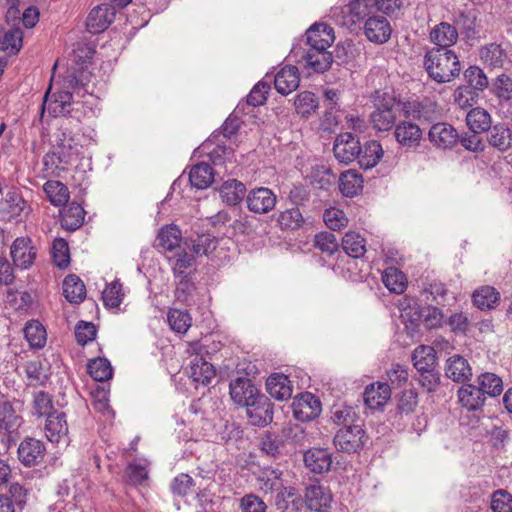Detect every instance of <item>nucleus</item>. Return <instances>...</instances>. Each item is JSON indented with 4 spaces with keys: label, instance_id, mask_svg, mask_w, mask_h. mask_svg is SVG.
Here are the masks:
<instances>
[{
    "label": "nucleus",
    "instance_id": "1",
    "mask_svg": "<svg viewBox=\"0 0 512 512\" xmlns=\"http://www.w3.org/2000/svg\"><path fill=\"white\" fill-rule=\"evenodd\" d=\"M96 52V43L90 38L83 37L73 44L72 59L74 66L63 79L61 88L50 95L51 86L45 95L44 107L54 115L70 116L81 120L85 116V105L80 100L87 94L85 89L88 76L85 71L91 64Z\"/></svg>",
    "mask_w": 512,
    "mask_h": 512
},
{
    "label": "nucleus",
    "instance_id": "2",
    "mask_svg": "<svg viewBox=\"0 0 512 512\" xmlns=\"http://www.w3.org/2000/svg\"><path fill=\"white\" fill-rule=\"evenodd\" d=\"M402 0H352L345 9H334L332 17L339 28L350 32L364 28V32H392L387 17L396 15Z\"/></svg>",
    "mask_w": 512,
    "mask_h": 512
},
{
    "label": "nucleus",
    "instance_id": "3",
    "mask_svg": "<svg viewBox=\"0 0 512 512\" xmlns=\"http://www.w3.org/2000/svg\"><path fill=\"white\" fill-rule=\"evenodd\" d=\"M436 48L425 55L424 66L428 75L438 83L453 80L460 73L461 66L456 54L448 47L455 44L458 34H430Z\"/></svg>",
    "mask_w": 512,
    "mask_h": 512
},
{
    "label": "nucleus",
    "instance_id": "4",
    "mask_svg": "<svg viewBox=\"0 0 512 512\" xmlns=\"http://www.w3.org/2000/svg\"><path fill=\"white\" fill-rule=\"evenodd\" d=\"M334 41V34H325V38H321V34H308L310 48L305 55L306 66L316 73L327 71L333 63V55L327 49Z\"/></svg>",
    "mask_w": 512,
    "mask_h": 512
},
{
    "label": "nucleus",
    "instance_id": "5",
    "mask_svg": "<svg viewBox=\"0 0 512 512\" xmlns=\"http://www.w3.org/2000/svg\"><path fill=\"white\" fill-rule=\"evenodd\" d=\"M204 352H206V349L199 342L195 341L188 344L186 353L193 357L190 361L188 374L194 382L208 385L215 377L216 372L213 365L203 357Z\"/></svg>",
    "mask_w": 512,
    "mask_h": 512
},
{
    "label": "nucleus",
    "instance_id": "6",
    "mask_svg": "<svg viewBox=\"0 0 512 512\" xmlns=\"http://www.w3.org/2000/svg\"><path fill=\"white\" fill-rule=\"evenodd\" d=\"M402 113L406 119L416 120L420 123H431L442 115L438 103L431 98L406 101L402 104Z\"/></svg>",
    "mask_w": 512,
    "mask_h": 512
},
{
    "label": "nucleus",
    "instance_id": "7",
    "mask_svg": "<svg viewBox=\"0 0 512 512\" xmlns=\"http://www.w3.org/2000/svg\"><path fill=\"white\" fill-rule=\"evenodd\" d=\"M396 100L390 95L378 98L374 110L370 114V123L373 129L379 132L391 130L396 124Z\"/></svg>",
    "mask_w": 512,
    "mask_h": 512
},
{
    "label": "nucleus",
    "instance_id": "8",
    "mask_svg": "<svg viewBox=\"0 0 512 512\" xmlns=\"http://www.w3.org/2000/svg\"><path fill=\"white\" fill-rule=\"evenodd\" d=\"M81 149L82 146L72 136L66 132H61L51 153V163L55 164L56 167L72 165L80 158Z\"/></svg>",
    "mask_w": 512,
    "mask_h": 512
},
{
    "label": "nucleus",
    "instance_id": "9",
    "mask_svg": "<svg viewBox=\"0 0 512 512\" xmlns=\"http://www.w3.org/2000/svg\"><path fill=\"white\" fill-rule=\"evenodd\" d=\"M366 441V433L361 425H350L340 428L333 439L338 451L354 453L359 451Z\"/></svg>",
    "mask_w": 512,
    "mask_h": 512
},
{
    "label": "nucleus",
    "instance_id": "10",
    "mask_svg": "<svg viewBox=\"0 0 512 512\" xmlns=\"http://www.w3.org/2000/svg\"><path fill=\"white\" fill-rule=\"evenodd\" d=\"M282 471L272 467L264 468L259 476L257 482L259 489L264 493L277 492L276 504L279 505L280 501H284L285 496H292L294 493L292 489L284 486L282 480Z\"/></svg>",
    "mask_w": 512,
    "mask_h": 512
},
{
    "label": "nucleus",
    "instance_id": "11",
    "mask_svg": "<svg viewBox=\"0 0 512 512\" xmlns=\"http://www.w3.org/2000/svg\"><path fill=\"white\" fill-rule=\"evenodd\" d=\"M335 158L343 164H350L361 152L359 139L350 132L339 134L333 146Z\"/></svg>",
    "mask_w": 512,
    "mask_h": 512
},
{
    "label": "nucleus",
    "instance_id": "12",
    "mask_svg": "<svg viewBox=\"0 0 512 512\" xmlns=\"http://www.w3.org/2000/svg\"><path fill=\"white\" fill-rule=\"evenodd\" d=\"M394 137L402 148L416 149L423 139V131L417 123L406 119L394 126Z\"/></svg>",
    "mask_w": 512,
    "mask_h": 512
},
{
    "label": "nucleus",
    "instance_id": "13",
    "mask_svg": "<svg viewBox=\"0 0 512 512\" xmlns=\"http://www.w3.org/2000/svg\"><path fill=\"white\" fill-rule=\"evenodd\" d=\"M428 140L438 150L452 149L459 140L457 130L449 123H434L428 131Z\"/></svg>",
    "mask_w": 512,
    "mask_h": 512
},
{
    "label": "nucleus",
    "instance_id": "14",
    "mask_svg": "<svg viewBox=\"0 0 512 512\" xmlns=\"http://www.w3.org/2000/svg\"><path fill=\"white\" fill-rule=\"evenodd\" d=\"M304 499L306 507L313 512L327 511L333 501L330 490L319 482L312 483L305 488Z\"/></svg>",
    "mask_w": 512,
    "mask_h": 512
},
{
    "label": "nucleus",
    "instance_id": "15",
    "mask_svg": "<svg viewBox=\"0 0 512 512\" xmlns=\"http://www.w3.org/2000/svg\"><path fill=\"white\" fill-rule=\"evenodd\" d=\"M292 409L297 420L310 421L320 415L322 407L318 397L306 392L293 400Z\"/></svg>",
    "mask_w": 512,
    "mask_h": 512
},
{
    "label": "nucleus",
    "instance_id": "16",
    "mask_svg": "<svg viewBox=\"0 0 512 512\" xmlns=\"http://www.w3.org/2000/svg\"><path fill=\"white\" fill-rule=\"evenodd\" d=\"M246 413L251 424L266 426L273 420V405L266 396L259 394L246 406Z\"/></svg>",
    "mask_w": 512,
    "mask_h": 512
},
{
    "label": "nucleus",
    "instance_id": "17",
    "mask_svg": "<svg viewBox=\"0 0 512 512\" xmlns=\"http://www.w3.org/2000/svg\"><path fill=\"white\" fill-rule=\"evenodd\" d=\"M333 454L327 448L313 447L303 456L304 464L312 473L323 474L330 471Z\"/></svg>",
    "mask_w": 512,
    "mask_h": 512
},
{
    "label": "nucleus",
    "instance_id": "18",
    "mask_svg": "<svg viewBox=\"0 0 512 512\" xmlns=\"http://www.w3.org/2000/svg\"><path fill=\"white\" fill-rule=\"evenodd\" d=\"M246 203L250 211L265 214L275 207L276 195L269 188H256L248 193Z\"/></svg>",
    "mask_w": 512,
    "mask_h": 512
},
{
    "label": "nucleus",
    "instance_id": "19",
    "mask_svg": "<svg viewBox=\"0 0 512 512\" xmlns=\"http://www.w3.org/2000/svg\"><path fill=\"white\" fill-rule=\"evenodd\" d=\"M230 396L234 403L247 406L260 394L250 379L238 377L230 382Z\"/></svg>",
    "mask_w": 512,
    "mask_h": 512
},
{
    "label": "nucleus",
    "instance_id": "20",
    "mask_svg": "<svg viewBox=\"0 0 512 512\" xmlns=\"http://www.w3.org/2000/svg\"><path fill=\"white\" fill-rule=\"evenodd\" d=\"M187 244V242L182 243L181 231L175 225H167L161 228L156 238V247L166 254L180 251Z\"/></svg>",
    "mask_w": 512,
    "mask_h": 512
},
{
    "label": "nucleus",
    "instance_id": "21",
    "mask_svg": "<svg viewBox=\"0 0 512 512\" xmlns=\"http://www.w3.org/2000/svg\"><path fill=\"white\" fill-rule=\"evenodd\" d=\"M116 16L115 8L101 5L92 9L87 17L88 32H105Z\"/></svg>",
    "mask_w": 512,
    "mask_h": 512
},
{
    "label": "nucleus",
    "instance_id": "22",
    "mask_svg": "<svg viewBox=\"0 0 512 512\" xmlns=\"http://www.w3.org/2000/svg\"><path fill=\"white\" fill-rule=\"evenodd\" d=\"M45 447L40 440L26 438L18 448V457L25 466H34L44 458Z\"/></svg>",
    "mask_w": 512,
    "mask_h": 512
},
{
    "label": "nucleus",
    "instance_id": "23",
    "mask_svg": "<svg viewBox=\"0 0 512 512\" xmlns=\"http://www.w3.org/2000/svg\"><path fill=\"white\" fill-rule=\"evenodd\" d=\"M37 252L30 246V240L24 237L17 238L11 246V256L16 266L27 269L36 258Z\"/></svg>",
    "mask_w": 512,
    "mask_h": 512
},
{
    "label": "nucleus",
    "instance_id": "24",
    "mask_svg": "<svg viewBox=\"0 0 512 512\" xmlns=\"http://www.w3.org/2000/svg\"><path fill=\"white\" fill-rule=\"evenodd\" d=\"M363 397L366 406L370 409L381 408L391 398V387L384 382L372 383L365 388Z\"/></svg>",
    "mask_w": 512,
    "mask_h": 512
},
{
    "label": "nucleus",
    "instance_id": "25",
    "mask_svg": "<svg viewBox=\"0 0 512 512\" xmlns=\"http://www.w3.org/2000/svg\"><path fill=\"white\" fill-rule=\"evenodd\" d=\"M299 83L300 77L296 66H284L274 76L275 89L282 95H288L296 90Z\"/></svg>",
    "mask_w": 512,
    "mask_h": 512
},
{
    "label": "nucleus",
    "instance_id": "26",
    "mask_svg": "<svg viewBox=\"0 0 512 512\" xmlns=\"http://www.w3.org/2000/svg\"><path fill=\"white\" fill-rule=\"evenodd\" d=\"M44 429L45 435L50 442L59 443L61 440H65L68 434L65 413L55 411L49 414Z\"/></svg>",
    "mask_w": 512,
    "mask_h": 512
},
{
    "label": "nucleus",
    "instance_id": "27",
    "mask_svg": "<svg viewBox=\"0 0 512 512\" xmlns=\"http://www.w3.org/2000/svg\"><path fill=\"white\" fill-rule=\"evenodd\" d=\"M445 374L454 382L465 383L472 377V368L464 357L453 355L447 359Z\"/></svg>",
    "mask_w": 512,
    "mask_h": 512
},
{
    "label": "nucleus",
    "instance_id": "28",
    "mask_svg": "<svg viewBox=\"0 0 512 512\" xmlns=\"http://www.w3.org/2000/svg\"><path fill=\"white\" fill-rule=\"evenodd\" d=\"M266 389L269 395L279 401H285L292 396V384L288 377L274 373L267 378Z\"/></svg>",
    "mask_w": 512,
    "mask_h": 512
},
{
    "label": "nucleus",
    "instance_id": "29",
    "mask_svg": "<svg viewBox=\"0 0 512 512\" xmlns=\"http://www.w3.org/2000/svg\"><path fill=\"white\" fill-rule=\"evenodd\" d=\"M487 141L499 152H506L512 147V131L507 125L498 123L488 130Z\"/></svg>",
    "mask_w": 512,
    "mask_h": 512
},
{
    "label": "nucleus",
    "instance_id": "30",
    "mask_svg": "<svg viewBox=\"0 0 512 512\" xmlns=\"http://www.w3.org/2000/svg\"><path fill=\"white\" fill-rule=\"evenodd\" d=\"M22 424V418L14 410L11 403L0 402V434H12Z\"/></svg>",
    "mask_w": 512,
    "mask_h": 512
},
{
    "label": "nucleus",
    "instance_id": "31",
    "mask_svg": "<svg viewBox=\"0 0 512 512\" xmlns=\"http://www.w3.org/2000/svg\"><path fill=\"white\" fill-rule=\"evenodd\" d=\"M383 154L384 151L380 142L371 140L361 147V152L359 153L357 160L362 168L370 169L379 163Z\"/></svg>",
    "mask_w": 512,
    "mask_h": 512
},
{
    "label": "nucleus",
    "instance_id": "32",
    "mask_svg": "<svg viewBox=\"0 0 512 512\" xmlns=\"http://www.w3.org/2000/svg\"><path fill=\"white\" fill-rule=\"evenodd\" d=\"M219 173V170H216ZM215 172L208 163H199L192 167L189 173L191 185L197 189H205L211 185Z\"/></svg>",
    "mask_w": 512,
    "mask_h": 512
},
{
    "label": "nucleus",
    "instance_id": "33",
    "mask_svg": "<svg viewBox=\"0 0 512 512\" xmlns=\"http://www.w3.org/2000/svg\"><path fill=\"white\" fill-rule=\"evenodd\" d=\"M187 248H189L188 244L182 247L180 251H176L170 256L167 255L168 260L171 262L174 276L187 274L186 271L195 264L196 255L193 252H188Z\"/></svg>",
    "mask_w": 512,
    "mask_h": 512
},
{
    "label": "nucleus",
    "instance_id": "34",
    "mask_svg": "<svg viewBox=\"0 0 512 512\" xmlns=\"http://www.w3.org/2000/svg\"><path fill=\"white\" fill-rule=\"evenodd\" d=\"M63 294L70 303H81L86 296L83 281L74 274L66 276L63 281Z\"/></svg>",
    "mask_w": 512,
    "mask_h": 512
},
{
    "label": "nucleus",
    "instance_id": "35",
    "mask_svg": "<svg viewBox=\"0 0 512 512\" xmlns=\"http://www.w3.org/2000/svg\"><path fill=\"white\" fill-rule=\"evenodd\" d=\"M458 397L462 405L471 411L482 407L486 400L479 387L471 384L462 386L458 391Z\"/></svg>",
    "mask_w": 512,
    "mask_h": 512
},
{
    "label": "nucleus",
    "instance_id": "36",
    "mask_svg": "<svg viewBox=\"0 0 512 512\" xmlns=\"http://www.w3.org/2000/svg\"><path fill=\"white\" fill-rule=\"evenodd\" d=\"M342 248L353 258H361L366 253V240L356 231H348L342 238Z\"/></svg>",
    "mask_w": 512,
    "mask_h": 512
},
{
    "label": "nucleus",
    "instance_id": "37",
    "mask_svg": "<svg viewBox=\"0 0 512 512\" xmlns=\"http://www.w3.org/2000/svg\"><path fill=\"white\" fill-rule=\"evenodd\" d=\"M466 123L472 132L482 133L490 129L492 118L484 108L476 107L467 113Z\"/></svg>",
    "mask_w": 512,
    "mask_h": 512
},
{
    "label": "nucleus",
    "instance_id": "38",
    "mask_svg": "<svg viewBox=\"0 0 512 512\" xmlns=\"http://www.w3.org/2000/svg\"><path fill=\"white\" fill-rule=\"evenodd\" d=\"M219 192L223 202L235 206L242 201L246 188L242 182L231 179L222 184Z\"/></svg>",
    "mask_w": 512,
    "mask_h": 512
},
{
    "label": "nucleus",
    "instance_id": "39",
    "mask_svg": "<svg viewBox=\"0 0 512 512\" xmlns=\"http://www.w3.org/2000/svg\"><path fill=\"white\" fill-rule=\"evenodd\" d=\"M412 361L418 372L435 368L436 354L434 348L427 345L418 346L413 351Z\"/></svg>",
    "mask_w": 512,
    "mask_h": 512
},
{
    "label": "nucleus",
    "instance_id": "40",
    "mask_svg": "<svg viewBox=\"0 0 512 512\" xmlns=\"http://www.w3.org/2000/svg\"><path fill=\"white\" fill-rule=\"evenodd\" d=\"M477 386L480 391L486 397V395L490 397H497L503 391V381L502 379L491 372H484L477 377Z\"/></svg>",
    "mask_w": 512,
    "mask_h": 512
},
{
    "label": "nucleus",
    "instance_id": "41",
    "mask_svg": "<svg viewBox=\"0 0 512 512\" xmlns=\"http://www.w3.org/2000/svg\"><path fill=\"white\" fill-rule=\"evenodd\" d=\"M85 211L78 203H71L61 214V225L68 231H75L84 222Z\"/></svg>",
    "mask_w": 512,
    "mask_h": 512
},
{
    "label": "nucleus",
    "instance_id": "42",
    "mask_svg": "<svg viewBox=\"0 0 512 512\" xmlns=\"http://www.w3.org/2000/svg\"><path fill=\"white\" fill-rule=\"evenodd\" d=\"M499 299V292L492 286H483L472 295L473 304L481 310L494 308Z\"/></svg>",
    "mask_w": 512,
    "mask_h": 512
},
{
    "label": "nucleus",
    "instance_id": "43",
    "mask_svg": "<svg viewBox=\"0 0 512 512\" xmlns=\"http://www.w3.org/2000/svg\"><path fill=\"white\" fill-rule=\"evenodd\" d=\"M490 92L500 104H507L512 100V78L506 74L498 75L490 86Z\"/></svg>",
    "mask_w": 512,
    "mask_h": 512
},
{
    "label": "nucleus",
    "instance_id": "44",
    "mask_svg": "<svg viewBox=\"0 0 512 512\" xmlns=\"http://www.w3.org/2000/svg\"><path fill=\"white\" fill-rule=\"evenodd\" d=\"M43 190L54 206L65 205L69 200L68 188L60 181L49 180L43 185Z\"/></svg>",
    "mask_w": 512,
    "mask_h": 512
},
{
    "label": "nucleus",
    "instance_id": "45",
    "mask_svg": "<svg viewBox=\"0 0 512 512\" xmlns=\"http://www.w3.org/2000/svg\"><path fill=\"white\" fill-rule=\"evenodd\" d=\"M362 184V176L352 170L342 173L339 179L340 191L347 197L355 196L362 189Z\"/></svg>",
    "mask_w": 512,
    "mask_h": 512
},
{
    "label": "nucleus",
    "instance_id": "46",
    "mask_svg": "<svg viewBox=\"0 0 512 512\" xmlns=\"http://www.w3.org/2000/svg\"><path fill=\"white\" fill-rule=\"evenodd\" d=\"M382 281L385 287L396 294H401L406 288V276L396 268H388L385 270Z\"/></svg>",
    "mask_w": 512,
    "mask_h": 512
},
{
    "label": "nucleus",
    "instance_id": "47",
    "mask_svg": "<svg viewBox=\"0 0 512 512\" xmlns=\"http://www.w3.org/2000/svg\"><path fill=\"white\" fill-rule=\"evenodd\" d=\"M480 58L490 66L501 67L506 59V52L500 44L490 43L481 48Z\"/></svg>",
    "mask_w": 512,
    "mask_h": 512
},
{
    "label": "nucleus",
    "instance_id": "48",
    "mask_svg": "<svg viewBox=\"0 0 512 512\" xmlns=\"http://www.w3.org/2000/svg\"><path fill=\"white\" fill-rule=\"evenodd\" d=\"M87 369L90 376L99 382L109 380L113 375L111 364L106 358L90 360Z\"/></svg>",
    "mask_w": 512,
    "mask_h": 512
},
{
    "label": "nucleus",
    "instance_id": "49",
    "mask_svg": "<svg viewBox=\"0 0 512 512\" xmlns=\"http://www.w3.org/2000/svg\"><path fill=\"white\" fill-rule=\"evenodd\" d=\"M24 334L31 347L41 348L46 343V330L38 321L28 322L24 328Z\"/></svg>",
    "mask_w": 512,
    "mask_h": 512
},
{
    "label": "nucleus",
    "instance_id": "50",
    "mask_svg": "<svg viewBox=\"0 0 512 512\" xmlns=\"http://www.w3.org/2000/svg\"><path fill=\"white\" fill-rule=\"evenodd\" d=\"M25 373L28 384L31 386L43 385L48 379L47 371L39 360L27 362L25 364Z\"/></svg>",
    "mask_w": 512,
    "mask_h": 512
},
{
    "label": "nucleus",
    "instance_id": "51",
    "mask_svg": "<svg viewBox=\"0 0 512 512\" xmlns=\"http://www.w3.org/2000/svg\"><path fill=\"white\" fill-rule=\"evenodd\" d=\"M294 106L298 114L302 117H307L312 112L316 111L318 108V101L312 92L303 91L296 96Z\"/></svg>",
    "mask_w": 512,
    "mask_h": 512
},
{
    "label": "nucleus",
    "instance_id": "52",
    "mask_svg": "<svg viewBox=\"0 0 512 512\" xmlns=\"http://www.w3.org/2000/svg\"><path fill=\"white\" fill-rule=\"evenodd\" d=\"M331 419L335 424L347 427L350 425H356L355 422L358 419V415L355 409L351 406L334 405L332 409Z\"/></svg>",
    "mask_w": 512,
    "mask_h": 512
},
{
    "label": "nucleus",
    "instance_id": "53",
    "mask_svg": "<svg viewBox=\"0 0 512 512\" xmlns=\"http://www.w3.org/2000/svg\"><path fill=\"white\" fill-rule=\"evenodd\" d=\"M464 77L473 91H483L489 85L488 78L483 70L477 66H470L464 72Z\"/></svg>",
    "mask_w": 512,
    "mask_h": 512
},
{
    "label": "nucleus",
    "instance_id": "54",
    "mask_svg": "<svg viewBox=\"0 0 512 512\" xmlns=\"http://www.w3.org/2000/svg\"><path fill=\"white\" fill-rule=\"evenodd\" d=\"M104 305L110 308H117L124 299L122 284L115 280L106 286L102 293Z\"/></svg>",
    "mask_w": 512,
    "mask_h": 512
},
{
    "label": "nucleus",
    "instance_id": "55",
    "mask_svg": "<svg viewBox=\"0 0 512 512\" xmlns=\"http://www.w3.org/2000/svg\"><path fill=\"white\" fill-rule=\"evenodd\" d=\"M278 222L283 229L295 230L302 226L304 218L299 208L294 207L282 211L278 217Z\"/></svg>",
    "mask_w": 512,
    "mask_h": 512
},
{
    "label": "nucleus",
    "instance_id": "56",
    "mask_svg": "<svg viewBox=\"0 0 512 512\" xmlns=\"http://www.w3.org/2000/svg\"><path fill=\"white\" fill-rule=\"evenodd\" d=\"M323 220L327 227L334 231L345 228L349 222L346 214L341 209L335 207H331L324 211Z\"/></svg>",
    "mask_w": 512,
    "mask_h": 512
},
{
    "label": "nucleus",
    "instance_id": "57",
    "mask_svg": "<svg viewBox=\"0 0 512 512\" xmlns=\"http://www.w3.org/2000/svg\"><path fill=\"white\" fill-rule=\"evenodd\" d=\"M168 323L175 332L185 333L191 326V317L186 311L173 309L168 313Z\"/></svg>",
    "mask_w": 512,
    "mask_h": 512
},
{
    "label": "nucleus",
    "instance_id": "58",
    "mask_svg": "<svg viewBox=\"0 0 512 512\" xmlns=\"http://www.w3.org/2000/svg\"><path fill=\"white\" fill-rule=\"evenodd\" d=\"M387 383L394 389L404 386L409 379V373L406 366L401 364H393L386 372Z\"/></svg>",
    "mask_w": 512,
    "mask_h": 512
},
{
    "label": "nucleus",
    "instance_id": "59",
    "mask_svg": "<svg viewBox=\"0 0 512 512\" xmlns=\"http://www.w3.org/2000/svg\"><path fill=\"white\" fill-rule=\"evenodd\" d=\"M51 396L43 391L36 392L33 397V414L38 417L54 413Z\"/></svg>",
    "mask_w": 512,
    "mask_h": 512
},
{
    "label": "nucleus",
    "instance_id": "60",
    "mask_svg": "<svg viewBox=\"0 0 512 512\" xmlns=\"http://www.w3.org/2000/svg\"><path fill=\"white\" fill-rule=\"evenodd\" d=\"M282 438L284 441L303 446L309 442L308 435L301 425H288L282 429Z\"/></svg>",
    "mask_w": 512,
    "mask_h": 512
},
{
    "label": "nucleus",
    "instance_id": "61",
    "mask_svg": "<svg viewBox=\"0 0 512 512\" xmlns=\"http://www.w3.org/2000/svg\"><path fill=\"white\" fill-rule=\"evenodd\" d=\"M217 240L210 234H202L197 236L192 242L191 251L196 256L207 255L216 248Z\"/></svg>",
    "mask_w": 512,
    "mask_h": 512
},
{
    "label": "nucleus",
    "instance_id": "62",
    "mask_svg": "<svg viewBox=\"0 0 512 512\" xmlns=\"http://www.w3.org/2000/svg\"><path fill=\"white\" fill-rule=\"evenodd\" d=\"M314 246L323 253L333 255L339 249L338 241L334 234L330 232H321L315 236Z\"/></svg>",
    "mask_w": 512,
    "mask_h": 512
},
{
    "label": "nucleus",
    "instance_id": "63",
    "mask_svg": "<svg viewBox=\"0 0 512 512\" xmlns=\"http://www.w3.org/2000/svg\"><path fill=\"white\" fill-rule=\"evenodd\" d=\"M53 259L59 268H65L70 262L69 247L67 242L62 239H55L52 246Z\"/></svg>",
    "mask_w": 512,
    "mask_h": 512
},
{
    "label": "nucleus",
    "instance_id": "64",
    "mask_svg": "<svg viewBox=\"0 0 512 512\" xmlns=\"http://www.w3.org/2000/svg\"><path fill=\"white\" fill-rule=\"evenodd\" d=\"M491 509L493 512H512V495L499 489L492 494Z\"/></svg>",
    "mask_w": 512,
    "mask_h": 512
}]
</instances>
